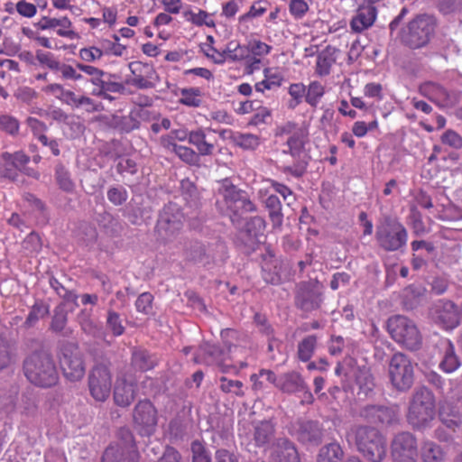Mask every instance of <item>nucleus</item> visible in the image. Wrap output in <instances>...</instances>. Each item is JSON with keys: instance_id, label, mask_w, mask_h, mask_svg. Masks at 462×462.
Here are the masks:
<instances>
[{"instance_id": "obj_11", "label": "nucleus", "mask_w": 462, "mask_h": 462, "mask_svg": "<svg viewBox=\"0 0 462 462\" xmlns=\"http://www.w3.org/2000/svg\"><path fill=\"white\" fill-rule=\"evenodd\" d=\"M125 440L110 445L104 452L102 462H137L139 453L135 448L133 436L125 430Z\"/></svg>"}, {"instance_id": "obj_28", "label": "nucleus", "mask_w": 462, "mask_h": 462, "mask_svg": "<svg viewBox=\"0 0 462 462\" xmlns=\"http://www.w3.org/2000/svg\"><path fill=\"white\" fill-rule=\"evenodd\" d=\"M337 51L336 48L328 46L318 54L315 71L319 77L330 73L331 67L337 60Z\"/></svg>"}, {"instance_id": "obj_54", "label": "nucleus", "mask_w": 462, "mask_h": 462, "mask_svg": "<svg viewBox=\"0 0 462 462\" xmlns=\"http://www.w3.org/2000/svg\"><path fill=\"white\" fill-rule=\"evenodd\" d=\"M356 380L360 389L365 393L370 392L374 387V378L370 369L367 367L364 366L358 370Z\"/></svg>"}, {"instance_id": "obj_36", "label": "nucleus", "mask_w": 462, "mask_h": 462, "mask_svg": "<svg viewBox=\"0 0 462 462\" xmlns=\"http://www.w3.org/2000/svg\"><path fill=\"white\" fill-rule=\"evenodd\" d=\"M265 206L269 209V216L273 226L280 227L282 224L283 216L279 198L275 195L268 196L265 200Z\"/></svg>"}, {"instance_id": "obj_45", "label": "nucleus", "mask_w": 462, "mask_h": 462, "mask_svg": "<svg viewBox=\"0 0 462 462\" xmlns=\"http://www.w3.org/2000/svg\"><path fill=\"white\" fill-rule=\"evenodd\" d=\"M316 344L317 338L315 336L305 337L298 346L299 358L303 362L310 360L314 353Z\"/></svg>"}, {"instance_id": "obj_17", "label": "nucleus", "mask_w": 462, "mask_h": 462, "mask_svg": "<svg viewBox=\"0 0 462 462\" xmlns=\"http://www.w3.org/2000/svg\"><path fill=\"white\" fill-rule=\"evenodd\" d=\"M246 44L249 57L245 72L253 74L261 69L263 58L271 53L273 47L258 39H252Z\"/></svg>"}, {"instance_id": "obj_15", "label": "nucleus", "mask_w": 462, "mask_h": 462, "mask_svg": "<svg viewBox=\"0 0 462 462\" xmlns=\"http://www.w3.org/2000/svg\"><path fill=\"white\" fill-rule=\"evenodd\" d=\"M277 134H288L287 145L289 152L293 156H297L303 150L308 141L309 132L305 126H298L297 125L287 122L278 128Z\"/></svg>"}, {"instance_id": "obj_51", "label": "nucleus", "mask_w": 462, "mask_h": 462, "mask_svg": "<svg viewBox=\"0 0 462 462\" xmlns=\"http://www.w3.org/2000/svg\"><path fill=\"white\" fill-rule=\"evenodd\" d=\"M48 313H49V307H48L46 304H44V303H42V302H36V303L32 306V310H31V311H30L29 315H28V317H27V319H26V320H25V324H26L28 327H32V326H33V325H34V324H35V323H36L40 319H42V318H43V317L47 316V315H48Z\"/></svg>"}, {"instance_id": "obj_37", "label": "nucleus", "mask_w": 462, "mask_h": 462, "mask_svg": "<svg viewBox=\"0 0 462 462\" xmlns=\"http://www.w3.org/2000/svg\"><path fill=\"white\" fill-rule=\"evenodd\" d=\"M343 455L339 444L330 443L320 449L318 462H340Z\"/></svg>"}, {"instance_id": "obj_44", "label": "nucleus", "mask_w": 462, "mask_h": 462, "mask_svg": "<svg viewBox=\"0 0 462 462\" xmlns=\"http://www.w3.org/2000/svg\"><path fill=\"white\" fill-rule=\"evenodd\" d=\"M273 434V425L270 421H262L255 426L254 440L258 446L268 442Z\"/></svg>"}, {"instance_id": "obj_41", "label": "nucleus", "mask_w": 462, "mask_h": 462, "mask_svg": "<svg viewBox=\"0 0 462 462\" xmlns=\"http://www.w3.org/2000/svg\"><path fill=\"white\" fill-rule=\"evenodd\" d=\"M78 321L86 334L95 337L101 335V328L91 319L89 311L82 310L78 316Z\"/></svg>"}, {"instance_id": "obj_57", "label": "nucleus", "mask_w": 462, "mask_h": 462, "mask_svg": "<svg viewBox=\"0 0 462 462\" xmlns=\"http://www.w3.org/2000/svg\"><path fill=\"white\" fill-rule=\"evenodd\" d=\"M219 387L224 393H234L237 396L244 395V392L242 390L243 383L241 381L231 380L223 376L220 378Z\"/></svg>"}, {"instance_id": "obj_50", "label": "nucleus", "mask_w": 462, "mask_h": 462, "mask_svg": "<svg viewBox=\"0 0 462 462\" xmlns=\"http://www.w3.org/2000/svg\"><path fill=\"white\" fill-rule=\"evenodd\" d=\"M242 190L236 189L234 185H223L219 189V193L222 196L226 209L228 210L235 202L237 201V199L240 198Z\"/></svg>"}, {"instance_id": "obj_22", "label": "nucleus", "mask_w": 462, "mask_h": 462, "mask_svg": "<svg viewBox=\"0 0 462 462\" xmlns=\"http://www.w3.org/2000/svg\"><path fill=\"white\" fill-rule=\"evenodd\" d=\"M271 462H300L298 452L291 442L279 439L269 449Z\"/></svg>"}, {"instance_id": "obj_2", "label": "nucleus", "mask_w": 462, "mask_h": 462, "mask_svg": "<svg viewBox=\"0 0 462 462\" xmlns=\"http://www.w3.org/2000/svg\"><path fill=\"white\" fill-rule=\"evenodd\" d=\"M436 416L434 394L426 387L417 389L411 400L407 414L408 422L418 430L430 427Z\"/></svg>"}, {"instance_id": "obj_34", "label": "nucleus", "mask_w": 462, "mask_h": 462, "mask_svg": "<svg viewBox=\"0 0 462 462\" xmlns=\"http://www.w3.org/2000/svg\"><path fill=\"white\" fill-rule=\"evenodd\" d=\"M183 15L186 21L196 26L216 27V23L212 17L213 15L204 10L199 9L198 12L189 10L184 12Z\"/></svg>"}, {"instance_id": "obj_25", "label": "nucleus", "mask_w": 462, "mask_h": 462, "mask_svg": "<svg viewBox=\"0 0 462 462\" xmlns=\"http://www.w3.org/2000/svg\"><path fill=\"white\" fill-rule=\"evenodd\" d=\"M277 388L285 393H295L305 390L306 383L299 373L291 371L279 375Z\"/></svg>"}, {"instance_id": "obj_12", "label": "nucleus", "mask_w": 462, "mask_h": 462, "mask_svg": "<svg viewBox=\"0 0 462 462\" xmlns=\"http://www.w3.org/2000/svg\"><path fill=\"white\" fill-rule=\"evenodd\" d=\"M392 456L396 462H415L418 456L417 441L410 432L394 436L391 445Z\"/></svg>"}, {"instance_id": "obj_55", "label": "nucleus", "mask_w": 462, "mask_h": 462, "mask_svg": "<svg viewBox=\"0 0 462 462\" xmlns=\"http://www.w3.org/2000/svg\"><path fill=\"white\" fill-rule=\"evenodd\" d=\"M190 135V131H188L186 128H180V129H174L171 130L168 134L163 135L161 137V144L163 148L166 149V140L171 143L172 144H177L176 141L184 142L186 140L189 141Z\"/></svg>"}, {"instance_id": "obj_1", "label": "nucleus", "mask_w": 462, "mask_h": 462, "mask_svg": "<svg viewBox=\"0 0 462 462\" xmlns=\"http://www.w3.org/2000/svg\"><path fill=\"white\" fill-rule=\"evenodd\" d=\"M26 378L40 387H51L59 380L57 367L53 358L45 352L33 353L23 363Z\"/></svg>"}, {"instance_id": "obj_14", "label": "nucleus", "mask_w": 462, "mask_h": 462, "mask_svg": "<svg viewBox=\"0 0 462 462\" xmlns=\"http://www.w3.org/2000/svg\"><path fill=\"white\" fill-rule=\"evenodd\" d=\"M134 420L136 428L143 435H150L153 432L156 423V410L149 401L139 402L134 408Z\"/></svg>"}, {"instance_id": "obj_56", "label": "nucleus", "mask_w": 462, "mask_h": 462, "mask_svg": "<svg viewBox=\"0 0 462 462\" xmlns=\"http://www.w3.org/2000/svg\"><path fill=\"white\" fill-rule=\"evenodd\" d=\"M192 462H211L210 452L199 440L191 443Z\"/></svg>"}, {"instance_id": "obj_48", "label": "nucleus", "mask_w": 462, "mask_h": 462, "mask_svg": "<svg viewBox=\"0 0 462 462\" xmlns=\"http://www.w3.org/2000/svg\"><path fill=\"white\" fill-rule=\"evenodd\" d=\"M234 141L237 146L247 150H254L260 144V139L257 135L247 133H237L234 136Z\"/></svg>"}, {"instance_id": "obj_46", "label": "nucleus", "mask_w": 462, "mask_h": 462, "mask_svg": "<svg viewBox=\"0 0 462 462\" xmlns=\"http://www.w3.org/2000/svg\"><path fill=\"white\" fill-rule=\"evenodd\" d=\"M235 216L241 215L246 212H253L255 210L254 204L248 199L247 195L242 191L240 194V198L237 199V201L234 203V205L228 209Z\"/></svg>"}, {"instance_id": "obj_40", "label": "nucleus", "mask_w": 462, "mask_h": 462, "mask_svg": "<svg viewBox=\"0 0 462 462\" xmlns=\"http://www.w3.org/2000/svg\"><path fill=\"white\" fill-rule=\"evenodd\" d=\"M421 457L423 462H441L443 452L437 444L426 441L421 448Z\"/></svg>"}, {"instance_id": "obj_47", "label": "nucleus", "mask_w": 462, "mask_h": 462, "mask_svg": "<svg viewBox=\"0 0 462 462\" xmlns=\"http://www.w3.org/2000/svg\"><path fill=\"white\" fill-rule=\"evenodd\" d=\"M105 55L103 47L88 46L79 51V57L85 62L92 63L102 59Z\"/></svg>"}, {"instance_id": "obj_63", "label": "nucleus", "mask_w": 462, "mask_h": 462, "mask_svg": "<svg viewBox=\"0 0 462 462\" xmlns=\"http://www.w3.org/2000/svg\"><path fill=\"white\" fill-rule=\"evenodd\" d=\"M153 297L149 292L142 293L135 301L136 310L139 312L148 314L152 310V302Z\"/></svg>"}, {"instance_id": "obj_35", "label": "nucleus", "mask_w": 462, "mask_h": 462, "mask_svg": "<svg viewBox=\"0 0 462 462\" xmlns=\"http://www.w3.org/2000/svg\"><path fill=\"white\" fill-rule=\"evenodd\" d=\"M267 11V4L262 1L254 2L249 10L237 18V27L248 28L246 23L252 20L261 17Z\"/></svg>"}, {"instance_id": "obj_23", "label": "nucleus", "mask_w": 462, "mask_h": 462, "mask_svg": "<svg viewBox=\"0 0 462 462\" xmlns=\"http://www.w3.org/2000/svg\"><path fill=\"white\" fill-rule=\"evenodd\" d=\"M362 415L373 423L392 424L397 420L394 409L377 405H368L364 408Z\"/></svg>"}, {"instance_id": "obj_30", "label": "nucleus", "mask_w": 462, "mask_h": 462, "mask_svg": "<svg viewBox=\"0 0 462 462\" xmlns=\"http://www.w3.org/2000/svg\"><path fill=\"white\" fill-rule=\"evenodd\" d=\"M247 44H240L237 42H229L224 49L225 61L233 62L245 61V65L248 64Z\"/></svg>"}, {"instance_id": "obj_10", "label": "nucleus", "mask_w": 462, "mask_h": 462, "mask_svg": "<svg viewBox=\"0 0 462 462\" xmlns=\"http://www.w3.org/2000/svg\"><path fill=\"white\" fill-rule=\"evenodd\" d=\"M433 29V22L430 17L418 16L409 23L403 35V41L411 48H420L428 43Z\"/></svg>"}, {"instance_id": "obj_32", "label": "nucleus", "mask_w": 462, "mask_h": 462, "mask_svg": "<svg viewBox=\"0 0 462 462\" xmlns=\"http://www.w3.org/2000/svg\"><path fill=\"white\" fill-rule=\"evenodd\" d=\"M297 434L299 440L303 443H318L321 438L319 424L314 421L301 423Z\"/></svg>"}, {"instance_id": "obj_58", "label": "nucleus", "mask_w": 462, "mask_h": 462, "mask_svg": "<svg viewBox=\"0 0 462 462\" xmlns=\"http://www.w3.org/2000/svg\"><path fill=\"white\" fill-rule=\"evenodd\" d=\"M58 23L56 33L59 36L70 40L77 37V32L72 29V23L67 16L58 18Z\"/></svg>"}, {"instance_id": "obj_38", "label": "nucleus", "mask_w": 462, "mask_h": 462, "mask_svg": "<svg viewBox=\"0 0 462 462\" xmlns=\"http://www.w3.org/2000/svg\"><path fill=\"white\" fill-rule=\"evenodd\" d=\"M325 94V87L322 83L314 80L306 87V102L316 107Z\"/></svg>"}, {"instance_id": "obj_31", "label": "nucleus", "mask_w": 462, "mask_h": 462, "mask_svg": "<svg viewBox=\"0 0 462 462\" xmlns=\"http://www.w3.org/2000/svg\"><path fill=\"white\" fill-rule=\"evenodd\" d=\"M165 140L167 151L174 152L182 162L188 164H199V155L192 148L180 144H172L168 141L169 139Z\"/></svg>"}, {"instance_id": "obj_3", "label": "nucleus", "mask_w": 462, "mask_h": 462, "mask_svg": "<svg viewBox=\"0 0 462 462\" xmlns=\"http://www.w3.org/2000/svg\"><path fill=\"white\" fill-rule=\"evenodd\" d=\"M355 440L356 448L365 457L373 462H382L386 455V441L383 436L374 428L356 426L349 435Z\"/></svg>"}, {"instance_id": "obj_6", "label": "nucleus", "mask_w": 462, "mask_h": 462, "mask_svg": "<svg viewBox=\"0 0 462 462\" xmlns=\"http://www.w3.org/2000/svg\"><path fill=\"white\" fill-rule=\"evenodd\" d=\"M77 68L79 71L90 77L88 81L94 86L92 90L93 96L111 99L109 93H121L125 89L121 83L113 79L115 78L114 75L106 73L97 67L84 63H77Z\"/></svg>"}, {"instance_id": "obj_20", "label": "nucleus", "mask_w": 462, "mask_h": 462, "mask_svg": "<svg viewBox=\"0 0 462 462\" xmlns=\"http://www.w3.org/2000/svg\"><path fill=\"white\" fill-rule=\"evenodd\" d=\"M227 359V354L218 346L209 344H204L199 347V354L195 356L196 363H206L208 365H216L221 367L223 372L227 371L228 365L225 364Z\"/></svg>"}, {"instance_id": "obj_5", "label": "nucleus", "mask_w": 462, "mask_h": 462, "mask_svg": "<svg viewBox=\"0 0 462 462\" xmlns=\"http://www.w3.org/2000/svg\"><path fill=\"white\" fill-rule=\"evenodd\" d=\"M183 214L175 204L165 206L160 214L155 232L159 240L163 243L174 241L183 228Z\"/></svg>"}, {"instance_id": "obj_7", "label": "nucleus", "mask_w": 462, "mask_h": 462, "mask_svg": "<svg viewBox=\"0 0 462 462\" xmlns=\"http://www.w3.org/2000/svg\"><path fill=\"white\" fill-rule=\"evenodd\" d=\"M407 231L394 220L386 219L376 227L375 237L385 251H396L406 245Z\"/></svg>"}, {"instance_id": "obj_61", "label": "nucleus", "mask_w": 462, "mask_h": 462, "mask_svg": "<svg viewBox=\"0 0 462 462\" xmlns=\"http://www.w3.org/2000/svg\"><path fill=\"white\" fill-rule=\"evenodd\" d=\"M127 198V191L123 187H112L107 190L108 200L116 206L125 203Z\"/></svg>"}, {"instance_id": "obj_43", "label": "nucleus", "mask_w": 462, "mask_h": 462, "mask_svg": "<svg viewBox=\"0 0 462 462\" xmlns=\"http://www.w3.org/2000/svg\"><path fill=\"white\" fill-rule=\"evenodd\" d=\"M288 93L291 99L288 102L290 108L297 107L303 99L306 100V86L303 83H293L291 84L288 88Z\"/></svg>"}, {"instance_id": "obj_29", "label": "nucleus", "mask_w": 462, "mask_h": 462, "mask_svg": "<svg viewBox=\"0 0 462 462\" xmlns=\"http://www.w3.org/2000/svg\"><path fill=\"white\" fill-rule=\"evenodd\" d=\"M264 79L254 85L257 92L263 93L265 90H273L280 88L283 81L282 74L276 69L265 68L263 69Z\"/></svg>"}, {"instance_id": "obj_21", "label": "nucleus", "mask_w": 462, "mask_h": 462, "mask_svg": "<svg viewBox=\"0 0 462 462\" xmlns=\"http://www.w3.org/2000/svg\"><path fill=\"white\" fill-rule=\"evenodd\" d=\"M213 132L210 128L199 127L190 131L189 143L197 148L199 156L213 154L216 148V142L212 140L209 134Z\"/></svg>"}, {"instance_id": "obj_9", "label": "nucleus", "mask_w": 462, "mask_h": 462, "mask_svg": "<svg viewBox=\"0 0 462 462\" xmlns=\"http://www.w3.org/2000/svg\"><path fill=\"white\" fill-rule=\"evenodd\" d=\"M90 395L97 402H105L110 396L112 388V374L108 364L96 365L88 375Z\"/></svg>"}, {"instance_id": "obj_26", "label": "nucleus", "mask_w": 462, "mask_h": 462, "mask_svg": "<svg viewBox=\"0 0 462 462\" xmlns=\"http://www.w3.org/2000/svg\"><path fill=\"white\" fill-rule=\"evenodd\" d=\"M129 69L134 74V78L131 79L132 85L139 88H147L152 86L149 79L152 78L154 71L150 65L134 61L129 64Z\"/></svg>"}, {"instance_id": "obj_42", "label": "nucleus", "mask_w": 462, "mask_h": 462, "mask_svg": "<svg viewBox=\"0 0 462 462\" xmlns=\"http://www.w3.org/2000/svg\"><path fill=\"white\" fill-rule=\"evenodd\" d=\"M132 364L141 371H147L154 366V360L146 351L134 350L132 355Z\"/></svg>"}, {"instance_id": "obj_52", "label": "nucleus", "mask_w": 462, "mask_h": 462, "mask_svg": "<svg viewBox=\"0 0 462 462\" xmlns=\"http://www.w3.org/2000/svg\"><path fill=\"white\" fill-rule=\"evenodd\" d=\"M180 102L188 106H199L201 103L200 91L193 88L182 89Z\"/></svg>"}, {"instance_id": "obj_18", "label": "nucleus", "mask_w": 462, "mask_h": 462, "mask_svg": "<svg viewBox=\"0 0 462 462\" xmlns=\"http://www.w3.org/2000/svg\"><path fill=\"white\" fill-rule=\"evenodd\" d=\"M321 301V293L318 286L302 283L299 287L296 296V304L305 311H311L319 307Z\"/></svg>"}, {"instance_id": "obj_24", "label": "nucleus", "mask_w": 462, "mask_h": 462, "mask_svg": "<svg viewBox=\"0 0 462 462\" xmlns=\"http://www.w3.org/2000/svg\"><path fill=\"white\" fill-rule=\"evenodd\" d=\"M377 16L376 7L360 6L352 18L350 27L356 32H361L371 27Z\"/></svg>"}, {"instance_id": "obj_13", "label": "nucleus", "mask_w": 462, "mask_h": 462, "mask_svg": "<svg viewBox=\"0 0 462 462\" xmlns=\"http://www.w3.org/2000/svg\"><path fill=\"white\" fill-rule=\"evenodd\" d=\"M225 253L226 247L222 243L208 246L195 243L187 251V258L203 265H209L212 263L222 261L225 257Z\"/></svg>"}, {"instance_id": "obj_27", "label": "nucleus", "mask_w": 462, "mask_h": 462, "mask_svg": "<svg viewBox=\"0 0 462 462\" xmlns=\"http://www.w3.org/2000/svg\"><path fill=\"white\" fill-rule=\"evenodd\" d=\"M114 399L117 405L128 406L134 399V383H126L124 378H118L115 385Z\"/></svg>"}, {"instance_id": "obj_4", "label": "nucleus", "mask_w": 462, "mask_h": 462, "mask_svg": "<svg viewBox=\"0 0 462 462\" xmlns=\"http://www.w3.org/2000/svg\"><path fill=\"white\" fill-rule=\"evenodd\" d=\"M392 337L409 350H417L422 344L421 334L416 324L404 316H395L388 320Z\"/></svg>"}, {"instance_id": "obj_64", "label": "nucleus", "mask_w": 462, "mask_h": 462, "mask_svg": "<svg viewBox=\"0 0 462 462\" xmlns=\"http://www.w3.org/2000/svg\"><path fill=\"white\" fill-rule=\"evenodd\" d=\"M17 13L24 18L31 19L36 15L37 6L26 0H19L17 1Z\"/></svg>"}, {"instance_id": "obj_8", "label": "nucleus", "mask_w": 462, "mask_h": 462, "mask_svg": "<svg viewBox=\"0 0 462 462\" xmlns=\"http://www.w3.org/2000/svg\"><path fill=\"white\" fill-rule=\"evenodd\" d=\"M392 384L399 391L411 388L413 383L414 369L411 360L402 353L394 354L389 364Z\"/></svg>"}, {"instance_id": "obj_59", "label": "nucleus", "mask_w": 462, "mask_h": 462, "mask_svg": "<svg viewBox=\"0 0 462 462\" xmlns=\"http://www.w3.org/2000/svg\"><path fill=\"white\" fill-rule=\"evenodd\" d=\"M115 42L105 40L101 42L102 47L106 54H112L116 57H121L126 51V47L118 43L119 37L114 35Z\"/></svg>"}, {"instance_id": "obj_62", "label": "nucleus", "mask_w": 462, "mask_h": 462, "mask_svg": "<svg viewBox=\"0 0 462 462\" xmlns=\"http://www.w3.org/2000/svg\"><path fill=\"white\" fill-rule=\"evenodd\" d=\"M0 128L10 134H14L19 130V123L14 117L3 115L0 116Z\"/></svg>"}, {"instance_id": "obj_33", "label": "nucleus", "mask_w": 462, "mask_h": 462, "mask_svg": "<svg viewBox=\"0 0 462 462\" xmlns=\"http://www.w3.org/2000/svg\"><path fill=\"white\" fill-rule=\"evenodd\" d=\"M460 366V361L455 353V348L450 341L444 344V355L439 367L446 373H452Z\"/></svg>"}, {"instance_id": "obj_39", "label": "nucleus", "mask_w": 462, "mask_h": 462, "mask_svg": "<svg viewBox=\"0 0 462 462\" xmlns=\"http://www.w3.org/2000/svg\"><path fill=\"white\" fill-rule=\"evenodd\" d=\"M439 419L441 422L448 429L455 430L461 424L459 413L449 406H442L439 411Z\"/></svg>"}, {"instance_id": "obj_60", "label": "nucleus", "mask_w": 462, "mask_h": 462, "mask_svg": "<svg viewBox=\"0 0 462 462\" xmlns=\"http://www.w3.org/2000/svg\"><path fill=\"white\" fill-rule=\"evenodd\" d=\"M36 60L38 62L52 70H57L60 62L55 58L51 52L38 50L36 51Z\"/></svg>"}, {"instance_id": "obj_49", "label": "nucleus", "mask_w": 462, "mask_h": 462, "mask_svg": "<svg viewBox=\"0 0 462 462\" xmlns=\"http://www.w3.org/2000/svg\"><path fill=\"white\" fill-rule=\"evenodd\" d=\"M106 328L115 337H119L125 332L120 315L112 310L107 311Z\"/></svg>"}, {"instance_id": "obj_19", "label": "nucleus", "mask_w": 462, "mask_h": 462, "mask_svg": "<svg viewBox=\"0 0 462 462\" xmlns=\"http://www.w3.org/2000/svg\"><path fill=\"white\" fill-rule=\"evenodd\" d=\"M459 314L456 305L451 301L439 302L437 305L434 319L445 329H453L459 324Z\"/></svg>"}, {"instance_id": "obj_16", "label": "nucleus", "mask_w": 462, "mask_h": 462, "mask_svg": "<svg viewBox=\"0 0 462 462\" xmlns=\"http://www.w3.org/2000/svg\"><path fill=\"white\" fill-rule=\"evenodd\" d=\"M60 366L64 376L70 382L80 381L85 375V364L78 350L66 349L60 358Z\"/></svg>"}, {"instance_id": "obj_53", "label": "nucleus", "mask_w": 462, "mask_h": 462, "mask_svg": "<svg viewBox=\"0 0 462 462\" xmlns=\"http://www.w3.org/2000/svg\"><path fill=\"white\" fill-rule=\"evenodd\" d=\"M55 177L58 185L63 190L69 192L74 189V183L70 179L69 173L62 165H57Z\"/></svg>"}]
</instances>
